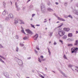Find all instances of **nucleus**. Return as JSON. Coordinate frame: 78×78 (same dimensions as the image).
<instances>
[{
  "label": "nucleus",
  "instance_id": "obj_20",
  "mask_svg": "<svg viewBox=\"0 0 78 78\" xmlns=\"http://www.w3.org/2000/svg\"><path fill=\"white\" fill-rule=\"evenodd\" d=\"M61 20L62 21H66V20H65L62 19V18H61V20Z\"/></svg>",
  "mask_w": 78,
  "mask_h": 78
},
{
  "label": "nucleus",
  "instance_id": "obj_41",
  "mask_svg": "<svg viewBox=\"0 0 78 78\" xmlns=\"http://www.w3.org/2000/svg\"><path fill=\"white\" fill-rule=\"evenodd\" d=\"M40 25H36V26H40Z\"/></svg>",
  "mask_w": 78,
  "mask_h": 78
},
{
  "label": "nucleus",
  "instance_id": "obj_43",
  "mask_svg": "<svg viewBox=\"0 0 78 78\" xmlns=\"http://www.w3.org/2000/svg\"><path fill=\"white\" fill-rule=\"evenodd\" d=\"M35 51L36 53H37V51Z\"/></svg>",
  "mask_w": 78,
  "mask_h": 78
},
{
  "label": "nucleus",
  "instance_id": "obj_1",
  "mask_svg": "<svg viewBox=\"0 0 78 78\" xmlns=\"http://www.w3.org/2000/svg\"><path fill=\"white\" fill-rule=\"evenodd\" d=\"M71 50L72 53H73L74 52L76 54V52L78 51V48H71Z\"/></svg>",
  "mask_w": 78,
  "mask_h": 78
},
{
  "label": "nucleus",
  "instance_id": "obj_22",
  "mask_svg": "<svg viewBox=\"0 0 78 78\" xmlns=\"http://www.w3.org/2000/svg\"><path fill=\"white\" fill-rule=\"evenodd\" d=\"M59 42H61L62 44H63V41H62L61 40H59Z\"/></svg>",
  "mask_w": 78,
  "mask_h": 78
},
{
  "label": "nucleus",
  "instance_id": "obj_10",
  "mask_svg": "<svg viewBox=\"0 0 78 78\" xmlns=\"http://www.w3.org/2000/svg\"><path fill=\"white\" fill-rule=\"evenodd\" d=\"M20 24H24V22L22 20H20Z\"/></svg>",
  "mask_w": 78,
  "mask_h": 78
},
{
  "label": "nucleus",
  "instance_id": "obj_39",
  "mask_svg": "<svg viewBox=\"0 0 78 78\" xmlns=\"http://www.w3.org/2000/svg\"><path fill=\"white\" fill-rule=\"evenodd\" d=\"M55 4H56V5H58V2H56V3H55Z\"/></svg>",
  "mask_w": 78,
  "mask_h": 78
},
{
  "label": "nucleus",
  "instance_id": "obj_2",
  "mask_svg": "<svg viewBox=\"0 0 78 78\" xmlns=\"http://www.w3.org/2000/svg\"><path fill=\"white\" fill-rule=\"evenodd\" d=\"M65 33H65V32L63 30L59 31L58 32V34L61 37H62V36H63V35H64Z\"/></svg>",
  "mask_w": 78,
  "mask_h": 78
},
{
  "label": "nucleus",
  "instance_id": "obj_18",
  "mask_svg": "<svg viewBox=\"0 0 78 78\" xmlns=\"http://www.w3.org/2000/svg\"><path fill=\"white\" fill-rule=\"evenodd\" d=\"M31 26L32 27H33V28H35V27L34 26V25H33L32 24H31Z\"/></svg>",
  "mask_w": 78,
  "mask_h": 78
},
{
  "label": "nucleus",
  "instance_id": "obj_38",
  "mask_svg": "<svg viewBox=\"0 0 78 78\" xmlns=\"http://www.w3.org/2000/svg\"><path fill=\"white\" fill-rule=\"evenodd\" d=\"M69 67H72V65H70L69 66Z\"/></svg>",
  "mask_w": 78,
  "mask_h": 78
},
{
  "label": "nucleus",
  "instance_id": "obj_5",
  "mask_svg": "<svg viewBox=\"0 0 78 78\" xmlns=\"http://www.w3.org/2000/svg\"><path fill=\"white\" fill-rule=\"evenodd\" d=\"M38 34H36L35 36L34 37H35L34 40H37V37H38Z\"/></svg>",
  "mask_w": 78,
  "mask_h": 78
},
{
  "label": "nucleus",
  "instance_id": "obj_32",
  "mask_svg": "<svg viewBox=\"0 0 78 78\" xmlns=\"http://www.w3.org/2000/svg\"><path fill=\"white\" fill-rule=\"evenodd\" d=\"M48 51L50 54V53H51L50 52V49H48Z\"/></svg>",
  "mask_w": 78,
  "mask_h": 78
},
{
  "label": "nucleus",
  "instance_id": "obj_24",
  "mask_svg": "<svg viewBox=\"0 0 78 78\" xmlns=\"http://www.w3.org/2000/svg\"><path fill=\"white\" fill-rule=\"evenodd\" d=\"M20 45L21 47H23V44H21V43H20Z\"/></svg>",
  "mask_w": 78,
  "mask_h": 78
},
{
  "label": "nucleus",
  "instance_id": "obj_19",
  "mask_svg": "<svg viewBox=\"0 0 78 78\" xmlns=\"http://www.w3.org/2000/svg\"><path fill=\"white\" fill-rule=\"evenodd\" d=\"M61 20L62 21H66V20H65L62 19V18H61V20Z\"/></svg>",
  "mask_w": 78,
  "mask_h": 78
},
{
  "label": "nucleus",
  "instance_id": "obj_34",
  "mask_svg": "<svg viewBox=\"0 0 78 78\" xmlns=\"http://www.w3.org/2000/svg\"><path fill=\"white\" fill-rule=\"evenodd\" d=\"M48 10H49V11H50V10H51L52 11V9H48Z\"/></svg>",
  "mask_w": 78,
  "mask_h": 78
},
{
  "label": "nucleus",
  "instance_id": "obj_23",
  "mask_svg": "<svg viewBox=\"0 0 78 78\" xmlns=\"http://www.w3.org/2000/svg\"><path fill=\"white\" fill-rule=\"evenodd\" d=\"M57 18H58V20H61V18H60L59 17H57Z\"/></svg>",
  "mask_w": 78,
  "mask_h": 78
},
{
  "label": "nucleus",
  "instance_id": "obj_26",
  "mask_svg": "<svg viewBox=\"0 0 78 78\" xmlns=\"http://www.w3.org/2000/svg\"><path fill=\"white\" fill-rule=\"evenodd\" d=\"M27 39V37H24L23 38V39L24 40H25Z\"/></svg>",
  "mask_w": 78,
  "mask_h": 78
},
{
  "label": "nucleus",
  "instance_id": "obj_37",
  "mask_svg": "<svg viewBox=\"0 0 78 78\" xmlns=\"http://www.w3.org/2000/svg\"><path fill=\"white\" fill-rule=\"evenodd\" d=\"M37 49L38 50H39V48H37Z\"/></svg>",
  "mask_w": 78,
  "mask_h": 78
},
{
  "label": "nucleus",
  "instance_id": "obj_52",
  "mask_svg": "<svg viewBox=\"0 0 78 78\" xmlns=\"http://www.w3.org/2000/svg\"><path fill=\"white\" fill-rule=\"evenodd\" d=\"M53 72L54 73H55V72L54 71H53Z\"/></svg>",
  "mask_w": 78,
  "mask_h": 78
},
{
  "label": "nucleus",
  "instance_id": "obj_49",
  "mask_svg": "<svg viewBox=\"0 0 78 78\" xmlns=\"http://www.w3.org/2000/svg\"><path fill=\"white\" fill-rule=\"evenodd\" d=\"M26 78H30V77H27Z\"/></svg>",
  "mask_w": 78,
  "mask_h": 78
},
{
  "label": "nucleus",
  "instance_id": "obj_6",
  "mask_svg": "<svg viewBox=\"0 0 78 78\" xmlns=\"http://www.w3.org/2000/svg\"><path fill=\"white\" fill-rule=\"evenodd\" d=\"M26 31L27 33H29V34H31V31L29 29L26 30Z\"/></svg>",
  "mask_w": 78,
  "mask_h": 78
},
{
  "label": "nucleus",
  "instance_id": "obj_45",
  "mask_svg": "<svg viewBox=\"0 0 78 78\" xmlns=\"http://www.w3.org/2000/svg\"><path fill=\"white\" fill-rule=\"evenodd\" d=\"M76 6L78 7V4L76 5Z\"/></svg>",
  "mask_w": 78,
  "mask_h": 78
},
{
  "label": "nucleus",
  "instance_id": "obj_7",
  "mask_svg": "<svg viewBox=\"0 0 78 78\" xmlns=\"http://www.w3.org/2000/svg\"><path fill=\"white\" fill-rule=\"evenodd\" d=\"M8 17L9 18H12L13 17H14V16H13V15L12 14H10L9 15Z\"/></svg>",
  "mask_w": 78,
  "mask_h": 78
},
{
  "label": "nucleus",
  "instance_id": "obj_9",
  "mask_svg": "<svg viewBox=\"0 0 78 78\" xmlns=\"http://www.w3.org/2000/svg\"><path fill=\"white\" fill-rule=\"evenodd\" d=\"M68 37H72V33H69L68 34Z\"/></svg>",
  "mask_w": 78,
  "mask_h": 78
},
{
  "label": "nucleus",
  "instance_id": "obj_29",
  "mask_svg": "<svg viewBox=\"0 0 78 78\" xmlns=\"http://www.w3.org/2000/svg\"><path fill=\"white\" fill-rule=\"evenodd\" d=\"M18 50H19V48H17L16 50V51H18Z\"/></svg>",
  "mask_w": 78,
  "mask_h": 78
},
{
  "label": "nucleus",
  "instance_id": "obj_50",
  "mask_svg": "<svg viewBox=\"0 0 78 78\" xmlns=\"http://www.w3.org/2000/svg\"><path fill=\"white\" fill-rule=\"evenodd\" d=\"M45 29H46V30H47V28H46Z\"/></svg>",
  "mask_w": 78,
  "mask_h": 78
},
{
  "label": "nucleus",
  "instance_id": "obj_4",
  "mask_svg": "<svg viewBox=\"0 0 78 78\" xmlns=\"http://www.w3.org/2000/svg\"><path fill=\"white\" fill-rule=\"evenodd\" d=\"M63 30L65 31H69L70 30V29L69 28H64Z\"/></svg>",
  "mask_w": 78,
  "mask_h": 78
},
{
  "label": "nucleus",
  "instance_id": "obj_27",
  "mask_svg": "<svg viewBox=\"0 0 78 78\" xmlns=\"http://www.w3.org/2000/svg\"><path fill=\"white\" fill-rule=\"evenodd\" d=\"M41 58L42 59H43V58H44V56H43L42 55H41Z\"/></svg>",
  "mask_w": 78,
  "mask_h": 78
},
{
  "label": "nucleus",
  "instance_id": "obj_31",
  "mask_svg": "<svg viewBox=\"0 0 78 78\" xmlns=\"http://www.w3.org/2000/svg\"><path fill=\"white\" fill-rule=\"evenodd\" d=\"M38 61L40 62H41V60L39 58Z\"/></svg>",
  "mask_w": 78,
  "mask_h": 78
},
{
  "label": "nucleus",
  "instance_id": "obj_8",
  "mask_svg": "<svg viewBox=\"0 0 78 78\" xmlns=\"http://www.w3.org/2000/svg\"><path fill=\"white\" fill-rule=\"evenodd\" d=\"M18 64L19 65H20V66H21V65H22L23 64L22 61L21 60H20L18 62Z\"/></svg>",
  "mask_w": 78,
  "mask_h": 78
},
{
  "label": "nucleus",
  "instance_id": "obj_17",
  "mask_svg": "<svg viewBox=\"0 0 78 78\" xmlns=\"http://www.w3.org/2000/svg\"><path fill=\"white\" fill-rule=\"evenodd\" d=\"M21 32H22V33H24V34H25V32H24V30H21Z\"/></svg>",
  "mask_w": 78,
  "mask_h": 78
},
{
  "label": "nucleus",
  "instance_id": "obj_40",
  "mask_svg": "<svg viewBox=\"0 0 78 78\" xmlns=\"http://www.w3.org/2000/svg\"><path fill=\"white\" fill-rule=\"evenodd\" d=\"M76 14H77V15H78V13L77 12H76Z\"/></svg>",
  "mask_w": 78,
  "mask_h": 78
},
{
  "label": "nucleus",
  "instance_id": "obj_14",
  "mask_svg": "<svg viewBox=\"0 0 78 78\" xmlns=\"http://www.w3.org/2000/svg\"><path fill=\"white\" fill-rule=\"evenodd\" d=\"M18 23V21L17 20V19H16L15 20V23L16 24V23Z\"/></svg>",
  "mask_w": 78,
  "mask_h": 78
},
{
  "label": "nucleus",
  "instance_id": "obj_51",
  "mask_svg": "<svg viewBox=\"0 0 78 78\" xmlns=\"http://www.w3.org/2000/svg\"><path fill=\"white\" fill-rule=\"evenodd\" d=\"M30 0H28V2H30Z\"/></svg>",
  "mask_w": 78,
  "mask_h": 78
},
{
  "label": "nucleus",
  "instance_id": "obj_13",
  "mask_svg": "<svg viewBox=\"0 0 78 78\" xmlns=\"http://www.w3.org/2000/svg\"><path fill=\"white\" fill-rule=\"evenodd\" d=\"M73 46V44H69L68 45V47H72Z\"/></svg>",
  "mask_w": 78,
  "mask_h": 78
},
{
  "label": "nucleus",
  "instance_id": "obj_16",
  "mask_svg": "<svg viewBox=\"0 0 78 78\" xmlns=\"http://www.w3.org/2000/svg\"><path fill=\"white\" fill-rule=\"evenodd\" d=\"M39 76L40 77H41L42 78H44V77L42 75H41V74H40L39 75Z\"/></svg>",
  "mask_w": 78,
  "mask_h": 78
},
{
  "label": "nucleus",
  "instance_id": "obj_53",
  "mask_svg": "<svg viewBox=\"0 0 78 78\" xmlns=\"http://www.w3.org/2000/svg\"><path fill=\"white\" fill-rule=\"evenodd\" d=\"M50 20V19H49V20Z\"/></svg>",
  "mask_w": 78,
  "mask_h": 78
},
{
  "label": "nucleus",
  "instance_id": "obj_44",
  "mask_svg": "<svg viewBox=\"0 0 78 78\" xmlns=\"http://www.w3.org/2000/svg\"><path fill=\"white\" fill-rule=\"evenodd\" d=\"M49 44L51 43V41H50L49 42Z\"/></svg>",
  "mask_w": 78,
  "mask_h": 78
},
{
  "label": "nucleus",
  "instance_id": "obj_48",
  "mask_svg": "<svg viewBox=\"0 0 78 78\" xmlns=\"http://www.w3.org/2000/svg\"><path fill=\"white\" fill-rule=\"evenodd\" d=\"M42 60L43 61H45V59H43Z\"/></svg>",
  "mask_w": 78,
  "mask_h": 78
},
{
  "label": "nucleus",
  "instance_id": "obj_28",
  "mask_svg": "<svg viewBox=\"0 0 78 78\" xmlns=\"http://www.w3.org/2000/svg\"><path fill=\"white\" fill-rule=\"evenodd\" d=\"M62 25H63V24L62 23V25H60V26H58V27L60 28V27H62Z\"/></svg>",
  "mask_w": 78,
  "mask_h": 78
},
{
  "label": "nucleus",
  "instance_id": "obj_33",
  "mask_svg": "<svg viewBox=\"0 0 78 78\" xmlns=\"http://www.w3.org/2000/svg\"><path fill=\"white\" fill-rule=\"evenodd\" d=\"M35 16V14H33L32 15V17H34Z\"/></svg>",
  "mask_w": 78,
  "mask_h": 78
},
{
  "label": "nucleus",
  "instance_id": "obj_21",
  "mask_svg": "<svg viewBox=\"0 0 78 78\" xmlns=\"http://www.w3.org/2000/svg\"><path fill=\"white\" fill-rule=\"evenodd\" d=\"M63 58L64 59H67V57H66V55H64Z\"/></svg>",
  "mask_w": 78,
  "mask_h": 78
},
{
  "label": "nucleus",
  "instance_id": "obj_36",
  "mask_svg": "<svg viewBox=\"0 0 78 78\" xmlns=\"http://www.w3.org/2000/svg\"><path fill=\"white\" fill-rule=\"evenodd\" d=\"M2 46L0 44V48H2Z\"/></svg>",
  "mask_w": 78,
  "mask_h": 78
},
{
  "label": "nucleus",
  "instance_id": "obj_25",
  "mask_svg": "<svg viewBox=\"0 0 78 78\" xmlns=\"http://www.w3.org/2000/svg\"><path fill=\"white\" fill-rule=\"evenodd\" d=\"M16 39H19V36L17 35L16 36Z\"/></svg>",
  "mask_w": 78,
  "mask_h": 78
},
{
  "label": "nucleus",
  "instance_id": "obj_11",
  "mask_svg": "<svg viewBox=\"0 0 78 78\" xmlns=\"http://www.w3.org/2000/svg\"><path fill=\"white\" fill-rule=\"evenodd\" d=\"M67 38V35H64L62 37V39H64Z\"/></svg>",
  "mask_w": 78,
  "mask_h": 78
},
{
  "label": "nucleus",
  "instance_id": "obj_42",
  "mask_svg": "<svg viewBox=\"0 0 78 78\" xmlns=\"http://www.w3.org/2000/svg\"><path fill=\"white\" fill-rule=\"evenodd\" d=\"M59 23V21H58L57 22V23Z\"/></svg>",
  "mask_w": 78,
  "mask_h": 78
},
{
  "label": "nucleus",
  "instance_id": "obj_15",
  "mask_svg": "<svg viewBox=\"0 0 78 78\" xmlns=\"http://www.w3.org/2000/svg\"><path fill=\"white\" fill-rule=\"evenodd\" d=\"M6 13V12L5 11H4L2 12L3 15H5V14Z\"/></svg>",
  "mask_w": 78,
  "mask_h": 78
},
{
  "label": "nucleus",
  "instance_id": "obj_30",
  "mask_svg": "<svg viewBox=\"0 0 78 78\" xmlns=\"http://www.w3.org/2000/svg\"><path fill=\"white\" fill-rule=\"evenodd\" d=\"M68 17H71V18H72V16H71V15H69L68 16Z\"/></svg>",
  "mask_w": 78,
  "mask_h": 78
},
{
  "label": "nucleus",
  "instance_id": "obj_46",
  "mask_svg": "<svg viewBox=\"0 0 78 78\" xmlns=\"http://www.w3.org/2000/svg\"><path fill=\"white\" fill-rule=\"evenodd\" d=\"M42 12H43V13H44V12H44V11L43 12L42 11Z\"/></svg>",
  "mask_w": 78,
  "mask_h": 78
},
{
  "label": "nucleus",
  "instance_id": "obj_12",
  "mask_svg": "<svg viewBox=\"0 0 78 78\" xmlns=\"http://www.w3.org/2000/svg\"><path fill=\"white\" fill-rule=\"evenodd\" d=\"M75 45H78V40H76V42L74 44Z\"/></svg>",
  "mask_w": 78,
  "mask_h": 78
},
{
  "label": "nucleus",
  "instance_id": "obj_47",
  "mask_svg": "<svg viewBox=\"0 0 78 78\" xmlns=\"http://www.w3.org/2000/svg\"><path fill=\"white\" fill-rule=\"evenodd\" d=\"M76 33H78V32L77 31H76Z\"/></svg>",
  "mask_w": 78,
  "mask_h": 78
},
{
  "label": "nucleus",
  "instance_id": "obj_35",
  "mask_svg": "<svg viewBox=\"0 0 78 78\" xmlns=\"http://www.w3.org/2000/svg\"><path fill=\"white\" fill-rule=\"evenodd\" d=\"M56 42H55L54 43V45H56Z\"/></svg>",
  "mask_w": 78,
  "mask_h": 78
},
{
  "label": "nucleus",
  "instance_id": "obj_3",
  "mask_svg": "<svg viewBox=\"0 0 78 78\" xmlns=\"http://www.w3.org/2000/svg\"><path fill=\"white\" fill-rule=\"evenodd\" d=\"M0 58H2V59H4L5 60V59H6V58H4V57H3V56L0 55V61H1V62H3V63H4L5 62H4L3 61L2 59H1Z\"/></svg>",
  "mask_w": 78,
  "mask_h": 78
}]
</instances>
